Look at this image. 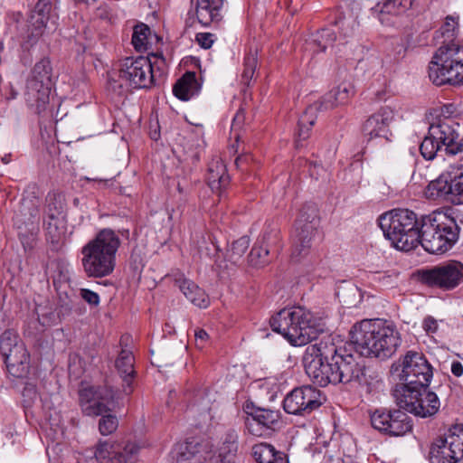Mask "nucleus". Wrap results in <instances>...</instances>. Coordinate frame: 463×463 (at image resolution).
I'll use <instances>...</instances> for the list:
<instances>
[{
  "label": "nucleus",
  "mask_w": 463,
  "mask_h": 463,
  "mask_svg": "<svg viewBox=\"0 0 463 463\" xmlns=\"http://www.w3.org/2000/svg\"><path fill=\"white\" fill-rule=\"evenodd\" d=\"M354 358V354L347 353L345 348H338L333 338L326 335L306 348L303 364L310 380L326 387L337 384L343 377H351L354 373L352 368L355 366Z\"/></svg>",
  "instance_id": "nucleus-1"
},
{
  "label": "nucleus",
  "mask_w": 463,
  "mask_h": 463,
  "mask_svg": "<svg viewBox=\"0 0 463 463\" xmlns=\"http://www.w3.org/2000/svg\"><path fill=\"white\" fill-rule=\"evenodd\" d=\"M401 344V334L391 321L364 319L350 330V345L361 356L385 360L397 352Z\"/></svg>",
  "instance_id": "nucleus-2"
},
{
  "label": "nucleus",
  "mask_w": 463,
  "mask_h": 463,
  "mask_svg": "<svg viewBox=\"0 0 463 463\" xmlns=\"http://www.w3.org/2000/svg\"><path fill=\"white\" fill-rule=\"evenodd\" d=\"M121 241L115 231L100 230L94 239L81 248V265L89 278L100 279L110 275L116 266V254Z\"/></svg>",
  "instance_id": "nucleus-3"
},
{
  "label": "nucleus",
  "mask_w": 463,
  "mask_h": 463,
  "mask_svg": "<svg viewBox=\"0 0 463 463\" xmlns=\"http://www.w3.org/2000/svg\"><path fill=\"white\" fill-rule=\"evenodd\" d=\"M53 84L52 62L44 57L33 65L24 90L26 106L43 121L51 122L56 117L54 105L51 104Z\"/></svg>",
  "instance_id": "nucleus-4"
},
{
  "label": "nucleus",
  "mask_w": 463,
  "mask_h": 463,
  "mask_svg": "<svg viewBox=\"0 0 463 463\" xmlns=\"http://www.w3.org/2000/svg\"><path fill=\"white\" fill-rule=\"evenodd\" d=\"M269 325L294 346L307 345L324 331L313 314L302 307L281 309L270 318Z\"/></svg>",
  "instance_id": "nucleus-5"
},
{
  "label": "nucleus",
  "mask_w": 463,
  "mask_h": 463,
  "mask_svg": "<svg viewBox=\"0 0 463 463\" xmlns=\"http://www.w3.org/2000/svg\"><path fill=\"white\" fill-rule=\"evenodd\" d=\"M460 228L446 213L433 212L421 216L419 244L431 254H443L458 241Z\"/></svg>",
  "instance_id": "nucleus-6"
},
{
  "label": "nucleus",
  "mask_w": 463,
  "mask_h": 463,
  "mask_svg": "<svg viewBox=\"0 0 463 463\" xmlns=\"http://www.w3.org/2000/svg\"><path fill=\"white\" fill-rule=\"evenodd\" d=\"M157 78L148 57H127L118 71L109 76L108 90L118 96H126L132 89H148Z\"/></svg>",
  "instance_id": "nucleus-7"
},
{
  "label": "nucleus",
  "mask_w": 463,
  "mask_h": 463,
  "mask_svg": "<svg viewBox=\"0 0 463 463\" xmlns=\"http://www.w3.org/2000/svg\"><path fill=\"white\" fill-rule=\"evenodd\" d=\"M379 225L395 248L409 251L420 241L421 217L409 209H393L380 216Z\"/></svg>",
  "instance_id": "nucleus-8"
},
{
  "label": "nucleus",
  "mask_w": 463,
  "mask_h": 463,
  "mask_svg": "<svg viewBox=\"0 0 463 463\" xmlns=\"http://www.w3.org/2000/svg\"><path fill=\"white\" fill-rule=\"evenodd\" d=\"M429 77L437 86L463 85V45H441L430 62Z\"/></svg>",
  "instance_id": "nucleus-9"
},
{
  "label": "nucleus",
  "mask_w": 463,
  "mask_h": 463,
  "mask_svg": "<svg viewBox=\"0 0 463 463\" xmlns=\"http://www.w3.org/2000/svg\"><path fill=\"white\" fill-rule=\"evenodd\" d=\"M352 94V86L347 83H342L326 93L321 99L309 105L298 119L297 146H302L301 142L310 137L311 128L316 123L317 112L332 109L338 105L346 103Z\"/></svg>",
  "instance_id": "nucleus-10"
},
{
  "label": "nucleus",
  "mask_w": 463,
  "mask_h": 463,
  "mask_svg": "<svg viewBox=\"0 0 463 463\" xmlns=\"http://www.w3.org/2000/svg\"><path fill=\"white\" fill-rule=\"evenodd\" d=\"M392 368L399 372V380L402 382L395 389L429 386L433 376L430 364L422 354L415 351H408Z\"/></svg>",
  "instance_id": "nucleus-11"
},
{
  "label": "nucleus",
  "mask_w": 463,
  "mask_h": 463,
  "mask_svg": "<svg viewBox=\"0 0 463 463\" xmlns=\"http://www.w3.org/2000/svg\"><path fill=\"white\" fill-rule=\"evenodd\" d=\"M429 386L405 387L404 390L395 389L394 396L401 409L420 418L435 415L440 407L437 394L429 391Z\"/></svg>",
  "instance_id": "nucleus-12"
},
{
  "label": "nucleus",
  "mask_w": 463,
  "mask_h": 463,
  "mask_svg": "<svg viewBox=\"0 0 463 463\" xmlns=\"http://www.w3.org/2000/svg\"><path fill=\"white\" fill-rule=\"evenodd\" d=\"M0 353L10 375L14 378L27 376L30 369V354L14 331L5 330L1 335Z\"/></svg>",
  "instance_id": "nucleus-13"
},
{
  "label": "nucleus",
  "mask_w": 463,
  "mask_h": 463,
  "mask_svg": "<svg viewBox=\"0 0 463 463\" xmlns=\"http://www.w3.org/2000/svg\"><path fill=\"white\" fill-rule=\"evenodd\" d=\"M420 280L442 290H452L463 282V263L450 260L419 270Z\"/></svg>",
  "instance_id": "nucleus-14"
},
{
  "label": "nucleus",
  "mask_w": 463,
  "mask_h": 463,
  "mask_svg": "<svg viewBox=\"0 0 463 463\" xmlns=\"http://www.w3.org/2000/svg\"><path fill=\"white\" fill-rule=\"evenodd\" d=\"M55 17L52 0H38L30 11L26 21V31L23 35L21 47L30 51L43 36L48 23Z\"/></svg>",
  "instance_id": "nucleus-15"
},
{
  "label": "nucleus",
  "mask_w": 463,
  "mask_h": 463,
  "mask_svg": "<svg viewBox=\"0 0 463 463\" xmlns=\"http://www.w3.org/2000/svg\"><path fill=\"white\" fill-rule=\"evenodd\" d=\"M370 420L374 430L389 437H402L413 429L411 418L401 409H376Z\"/></svg>",
  "instance_id": "nucleus-16"
},
{
  "label": "nucleus",
  "mask_w": 463,
  "mask_h": 463,
  "mask_svg": "<svg viewBox=\"0 0 463 463\" xmlns=\"http://www.w3.org/2000/svg\"><path fill=\"white\" fill-rule=\"evenodd\" d=\"M317 223V207L310 203L305 204L295 222L292 258L296 260L308 252Z\"/></svg>",
  "instance_id": "nucleus-17"
},
{
  "label": "nucleus",
  "mask_w": 463,
  "mask_h": 463,
  "mask_svg": "<svg viewBox=\"0 0 463 463\" xmlns=\"http://www.w3.org/2000/svg\"><path fill=\"white\" fill-rule=\"evenodd\" d=\"M323 404L321 392L304 385L293 389L283 401L284 411L288 414L307 416Z\"/></svg>",
  "instance_id": "nucleus-18"
},
{
  "label": "nucleus",
  "mask_w": 463,
  "mask_h": 463,
  "mask_svg": "<svg viewBox=\"0 0 463 463\" xmlns=\"http://www.w3.org/2000/svg\"><path fill=\"white\" fill-rule=\"evenodd\" d=\"M81 410L88 416H99L116 408L113 390L108 386H89L80 390Z\"/></svg>",
  "instance_id": "nucleus-19"
},
{
  "label": "nucleus",
  "mask_w": 463,
  "mask_h": 463,
  "mask_svg": "<svg viewBox=\"0 0 463 463\" xmlns=\"http://www.w3.org/2000/svg\"><path fill=\"white\" fill-rule=\"evenodd\" d=\"M245 427L256 437H266L279 428L281 414L279 410L257 407L253 404L245 408Z\"/></svg>",
  "instance_id": "nucleus-20"
},
{
  "label": "nucleus",
  "mask_w": 463,
  "mask_h": 463,
  "mask_svg": "<svg viewBox=\"0 0 463 463\" xmlns=\"http://www.w3.org/2000/svg\"><path fill=\"white\" fill-rule=\"evenodd\" d=\"M429 129L430 136L438 140L446 154L455 156L463 152L462 128L454 119H439Z\"/></svg>",
  "instance_id": "nucleus-21"
},
{
  "label": "nucleus",
  "mask_w": 463,
  "mask_h": 463,
  "mask_svg": "<svg viewBox=\"0 0 463 463\" xmlns=\"http://www.w3.org/2000/svg\"><path fill=\"white\" fill-rule=\"evenodd\" d=\"M430 463H463V443L456 434L436 439L429 451Z\"/></svg>",
  "instance_id": "nucleus-22"
},
{
  "label": "nucleus",
  "mask_w": 463,
  "mask_h": 463,
  "mask_svg": "<svg viewBox=\"0 0 463 463\" xmlns=\"http://www.w3.org/2000/svg\"><path fill=\"white\" fill-rule=\"evenodd\" d=\"M224 0H191V6L186 14L184 24L193 27L196 23L209 26L221 20V9Z\"/></svg>",
  "instance_id": "nucleus-23"
},
{
  "label": "nucleus",
  "mask_w": 463,
  "mask_h": 463,
  "mask_svg": "<svg viewBox=\"0 0 463 463\" xmlns=\"http://www.w3.org/2000/svg\"><path fill=\"white\" fill-rule=\"evenodd\" d=\"M139 447L131 441L100 443L95 451V457L99 463H135L137 458Z\"/></svg>",
  "instance_id": "nucleus-24"
},
{
  "label": "nucleus",
  "mask_w": 463,
  "mask_h": 463,
  "mask_svg": "<svg viewBox=\"0 0 463 463\" xmlns=\"http://www.w3.org/2000/svg\"><path fill=\"white\" fill-rule=\"evenodd\" d=\"M66 211L65 196L61 193H49L46 196V204L44 214L47 219L43 225L47 233L52 238L57 239L60 235L59 224L61 219L64 218Z\"/></svg>",
  "instance_id": "nucleus-25"
},
{
  "label": "nucleus",
  "mask_w": 463,
  "mask_h": 463,
  "mask_svg": "<svg viewBox=\"0 0 463 463\" xmlns=\"http://www.w3.org/2000/svg\"><path fill=\"white\" fill-rule=\"evenodd\" d=\"M394 118V112L390 107H382L371 115L364 123L362 131L368 140L383 137L389 140L390 125Z\"/></svg>",
  "instance_id": "nucleus-26"
},
{
  "label": "nucleus",
  "mask_w": 463,
  "mask_h": 463,
  "mask_svg": "<svg viewBox=\"0 0 463 463\" xmlns=\"http://www.w3.org/2000/svg\"><path fill=\"white\" fill-rule=\"evenodd\" d=\"M354 373L351 375L349 379L343 377L342 380L337 381L338 383H350L352 382H356L362 391L366 394H373L379 391L382 386V381L379 376L373 372L372 370L366 368L364 364H360L356 358H354Z\"/></svg>",
  "instance_id": "nucleus-27"
},
{
  "label": "nucleus",
  "mask_w": 463,
  "mask_h": 463,
  "mask_svg": "<svg viewBox=\"0 0 463 463\" xmlns=\"http://www.w3.org/2000/svg\"><path fill=\"white\" fill-rule=\"evenodd\" d=\"M175 459L176 463H202L206 460L208 448L206 445L189 440L175 448Z\"/></svg>",
  "instance_id": "nucleus-28"
},
{
  "label": "nucleus",
  "mask_w": 463,
  "mask_h": 463,
  "mask_svg": "<svg viewBox=\"0 0 463 463\" xmlns=\"http://www.w3.org/2000/svg\"><path fill=\"white\" fill-rule=\"evenodd\" d=\"M200 90L201 84L196 79V73L187 71L176 80L173 87V93L180 100L187 101L197 95Z\"/></svg>",
  "instance_id": "nucleus-29"
},
{
  "label": "nucleus",
  "mask_w": 463,
  "mask_h": 463,
  "mask_svg": "<svg viewBox=\"0 0 463 463\" xmlns=\"http://www.w3.org/2000/svg\"><path fill=\"white\" fill-rule=\"evenodd\" d=\"M252 457L257 463H288V456L284 452L266 442L252 447Z\"/></svg>",
  "instance_id": "nucleus-30"
},
{
  "label": "nucleus",
  "mask_w": 463,
  "mask_h": 463,
  "mask_svg": "<svg viewBox=\"0 0 463 463\" xmlns=\"http://www.w3.org/2000/svg\"><path fill=\"white\" fill-rule=\"evenodd\" d=\"M449 173H442L437 179L431 181L426 187L425 195L430 200H443L451 203V186H449Z\"/></svg>",
  "instance_id": "nucleus-31"
},
{
  "label": "nucleus",
  "mask_w": 463,
  "mask_h": 463,
  "mask_svg": "<svg viewBox=\"0 0 463 463\" xmlns=\"http://www.w3.org/2000/svg\"><path fill=\"white\" fill-rule=\"evenodd\" d=\"M239 448V434L233 430H228L222 438L221 445L218 449V455L213 458H220L222 461L235 463Z\"/></svg>",
  "instance_id": "nucleus-32"
},
{
  "label": "nucleus",
  "mask_w": 463,
  "mask_h": 463,
  "mask_svg": "<svg viewBox=\"0 0 463 463\" xmlns=\"http://www.w3.org/2000/svg\"><path fill=\"white\" fill-rule=\"evenodd\" d=\"M413 0H382L372 8L373 13L378 14L382 24L385 22L384 15H399L404 14L411 7Z\"/></svg>",
  "instance_id": "nucleus-33"
},
{
  "label": "nucleus",
  "mask_w": 463,
  "mask_h": 463,
  "mask_svg": "<svg viewBox=\"0 0 463 463\" xmlns=\"http://www.w3.org/2000/svg\"><path fill=\"white\" fill-rule=\"evenodd\" d=\"M207 182L213 192L221 194L222 190L229 184V175L225 165L219 161L209 165Z\"/></svg>",
  "instance_id": "nucleus-34"
},
{
  "label": "nucleus",
  "mask_w": 463,
  "mask_h": 463,
  "mask_svg": "<svg viewBox=\"0 0 463 463\" xmlns=\"http://www.w3.org/2000/svg\"><path fill=\"white\" fill-rule=\"evenodd\" d=\"M179 288L185 298L194 306L201 308L208 307L210 300L203 289L199 288L194 281L184 279L179 281Z\"/></svg>",
  "instance_id": "nucleus-35"
},
{
  "label": "nucleus",
  "mask_w": 463,
  "mask_h": 463,
  "mask_svg": "<svg viewBox=\"0 0 463 463\" xmlns=\"http://www.w3.org/2000/svg\"><path fill=\"white\" fill-rule=\"evenodd\" d=\"M115 365L119 374L123 378L125 384L130 388L135 373L134 356L132 352L128 350H122L116 360ZM125 392L129 393L131 389H129L128 392L125 389Z\"/></svg>",
  "instance_id": "nucleus-36"
},
{
  "label": "nucleus",
  "mask_w": 463,
  "mask_h": 463,
  "mask_svg": "<svg viewBox=\"0 0 463 463\" xmlns=\"http://www.w3.org/2000/svg\"><path fill=\"white\" fill-rule=\"evenodd\" d=\"M336 33L332 28H323L317 31L307 45L310 47L314 52H325L327 47L332 46L336 40Z\"/></svg>",
  "instance_id": "nucleus-37"
},
{
  "label": "nucleus",
  "mask_w": 463,
  "mask_h": 463,
  "mask_svg": "<svg viewBox=\"0 0 463 463\" xmlns=\"http://www.w3.org/2000/svg\"><path fill=\"white\" fill-rule=\"evenodd\" d=\"M258 63V52L257 50H250L245 54L243 60V71L241 77V82L249 87L255 74V71Z\"/></svg>",
  "instance_id": "nucleus-38"
},
{
  "label": "nucleus",
  "mask_w": 463,
  "mask_h": 463,
  "mask_svg": "<svg viewBox=\"0 0 463 463\" xmlns=\"http://www.w3.org/2000/svg\"><path fill=\"white\" fill-rule=\"evenodd\" d=\"M279 230L276 226L269 225L265 228L261 239L258 241L264 248H269L273 255L277 254L279 248Z\"/></svg>",
  "instance_id": "nucleus-39"
},
{
  "label": "nucleus",
  "mask_w": 463,
  "mask_h": 463,
  "mask_svg": "<svg viewBox=\"0 0 463 463\" xmlns=\"http://www.w3.org/2000/svg\"><path fill=\"white\" fill-rule=\"evenodd\" d=\"M449 173V186H451V203L463 204V173L457 170Z\"/></svg>",
  "instance_id": "nucleus-40"
},
{
  "label": "nucleus",
  "mask_w": 463,
  "mask_h": 463,
  "mask_svg": "<svg viewBox=\"0 0 463 463\" xmlns=\"http://www.w3.org/2000/svg\"><path fill=\"white\" fill-rule=\"evenodd\" d=\"M150 33V28L145 24H139L134 27L131 42L137 51L142 52L147 49Z\"/></svg>",
  "instance_id": "nucleus-41"
},
{
  "label": "nucleus",
  "mask_w": 463,
  "mask_h": 463,
  "mask_svg": "<svg viewBox=\"0 0 463 463\" xmlns=\"http://www.w3.org/2000/svg\"><path fill=\"white\" fill-rule=\"evenodd\" d=\"M457 30L458 21L454 17L449 15L446 17L444 24L439 28V30H438L435 33V38H444V40L442 41V45L448 43H454L453 39L456 36Z\"/></svg>",
  "instance_id": "nucleus-42"
},
{
  "label": "nucleus",
  "mask_w": 463,
  "mask_h": 463,
  "mask_svg": "<svg viewBox=\"0 0 463 463\" xmlns=\"http://www.w3.org/2000/svg\"><path fill=\"white\" fill-rule=\"evenodd\" d=\"M356 24L355 18L352 15L345 16L339 14L334 21V25L338 28L340 37L348 38L354 34Z\"/></svg>",
  "instance_id": "nucleus-43"
},
{
  "label": "nucleus",
  "mask_w": 463,
  "mask_h": 463,
  "mask_svg": "<svg viewBox=\"0 0 463 463\" xmlns=\"http://www.w3.org/2000/svg\"><path fill=\"white\" fill-rule=\"evenodd\" d=\"M440 150H442L441 146L439 144L437 139H434L430 136L429 130L428 135L424 137L420 146L421 156L426 160H432L437 156V153Z\"/></svg>",
  "instance_id": "nucleus-44"
},
{
  "label": "nucleus",
  "mask_w": 463,
  "mask_h": 463,
  "mask_svg": "<svg viewBox=\"0 0 463 463\" xmlns=\"http://www.w3.org/2000/svg\"><path fill=\"white\" fill-rule=\"evenodd\" d=\"M269 248H264L257 243L250 252V261L255 265H265L269 262L268 256L270 254Z\"/></svg>",
  "instance_id": "nucleus-45"
},
{
  "label": "nucleus",
  "mask_w": 463,
  "mask_h": 463,
  "mask_svg": "<svg viewBox=\"0 0 463 463\" xmlns=\"http://www.w3.org/2000/svg\"><path fill=\"white\" fill-rule=\"evenodd\" d=\"M118 425L116 416L112 414L104 415L99 422V430L102 435H109L114 432Z\"/></svg>",
  "instance_id": "nucleus-46"
},
{
  "label": "nucleus",
  "mask_w": 463,
  "mask_h": 463,
  "mask_svg": "<svg viewBox=\"0 0 463 463\" xmlns=\"http://www.w3.org/2000/svg\"><path fill=\"white\" fill-rule=\"evenodd\" d=\"M26 203H27L25 201H24L22 203V206H21V210H20V213L24 217V219L22 221L24 224L33 223L39 214V210L37 209L36 206L33 205L31 207V206L26 205Z\"/></svg>",
  "instance_id": "nucleus-47"
},
{
  "label": "nucleus",
  "mask_w": 463,
  "mask_h": 463,
  "mask_svg": "<svg viewBox=\"0 0 463 463\" xmlns=\"http://www.w3.org/2000/svg\"><path fill=\"white\" fill-rule=\"evenodd\" d=\"M250 246V240L248 237L243 236L233 241L231 248L232 256L241 257Z\"/></svg>",
  "instance_id": "nucleus-48"
},
{
  "label": "nucleus",
  "mask_w": 463,
  "mask_h": 463,
  "mask_svg": "<svg viewBox=\"0 0 463 463\" xmlns=\"http://www.w3.org/2000/svg\"><path fill=\"white\" fill-rule=\"evenodd\" d=\"M57 305L59 308L58 315L65 316L70 314V312L71 311L73 307V301L67 296V294H65L64 297H62V295H60Z\"/></svg>",
  "instance_id": "nucleus-49"
},
{
  "label": "nucleus",
  "mask_w": 463,
  "mask_h": 463,
  "mask_svg": "<svg viewBox=\"0 0 463 463\" xmlns=\"http://www.w3.org/2000/svg\"><path fill=\"white\" fill-rule=\"evenodd\" d=\"M37 316L39 322L43 326H49L56 320V315L52 310L44 311L43 308H39L37 309Z\"/></svg>",
  "instance_id": "nucleus-50"
},
{
  "label": "nucleus",
  "mask_w": 463,
  "mask_h": 463,
  "mask_svg": "<svg viewBox=\"0 0 463 463\" xmlns=\"http://www.w3.org/2000/svg\"><path fill=\"white\" fill-rule=\"evenodd\" d=\"M214 41L215 36L211 33H199L196 34V42L203 49L211 48Z\"/></svg>",
  "instance_id": "nucleus-51"
},
{
  "label": "nucleus",
  "mask_w": 463,
  "mask_h": 463,
  "mask_svg": "<svg viewBox=\"0 0 463 463\" xmlns=\"http://www.w3.org/2000/svg\"><path fill=\"white\" fill-rule=\"evenodd\" d=\"M422 328L428 335H432L438 331L439 325L434 317L429 316L423 319Z\"/></svg>",
  "instance_id": "nucleus-52"
},
{
  "label": "nucleus",
  "mask_w": 463,
  "mask_h": 463,
  "mask_svg": "<svg viewBox=\"0 0 463 463\" xmlns=\"http://www.w3.org/2000/svg\"><path fill=\"white\" fill-rule=\"evenodd\" d=\"M80 297L90 305L98 306L99 304V296L92 290L81 288Z\"/></svg>",
  "instance_id": "nucleus-53"
},
{
  "label": "nucleus",
  "mask_w": 463,
  "mask_h": 463,
  "mask_svg": "<svg viewBox=\"0 0 463 463\" xmlns=\"http://www.w3.org/2000/svg\"><path fill=\"white\" fill-rule=\"evenodd\" d=\"M194 336H195L196 345L199 348H203L204 346V344L207 342V340L209 338L207 332L202 328H197L194 331Z\"/></svg>",
  "instance_id": "nucleus-54"
},
{
  "label": "nucleus",
  "mask_w": 463,
  "mask_h": 463,
  "mask_svg": "<svg viewBox=\"0 0 463 463\" xmlns=\"http://www.w3.org/2000/svg\"><path fill=\"white\" fill-rule=\"evenodd\" d=\"M4 90H5V93H2L1 96L5 99V100H12V99H14L17 98L18 96V91L16 90H14L13 88L12 85L10 84H7V85H4Z\"/></svg>",
  "instance_id": "nucleus-55"
},
{
  "label": "nucleus",
  "mask_w": 463,
  "mask_h": 463,
  "mask_svg": "<svg viewBox=\"0 0 463 463\" xmlns=\"http://www.w3.org/2000/svg\"><path fill=\"white\" fill-rule=\"evenodd\" d=\"M244 120H245L244 111H243V109H239L233 118L232 128H241V126L242 125Z\"/></svg>",
  "instance_id": "nucleus-56"
},
{
  "label": "nucleus",
  "mask_w": 463,
  "mask_h": 463,
  "mask_svg": "<svg viewBox=\"0 0 463 463\" xmlns=\"http://www.w3.org/2000/svg\"><path fill=\"white\" fill-rule=\"evenodd\" d=\"M451 373L457 377H459L463 374V365L460 362L455 361L452 363Z\"/></svg>",
  "instance_id": "nucleus-57"
},
{
  "label": "nucleus",
  "mask_w": 463,
  "mask_h": 463,
  "mask_svg": "<svg viewBox=\"0 0 463 463\" xmlns=\"http://www.w3.org/2000/svg\"><path fill=\"white\" fill-rule=\"evenodd\" d=\"M97 15H98L99 17L102 18V19H108V18H109V11H108L107 7H106V6H104V7H99V8L98 9V14H97Z\"/></svg>",
  "instance_id": "nucleus-58"
},
{
  "label": "nucleus",
  "mask_w": 463,
  "mask_h": 463,
  "mask_svg": "<svg viewBox=\"0 0 463 463\" xmlns=\"http://www.w3.org/2000/svg\"><path fill=\"white\" fill-rule=\"evenodd\" d=\"M2 162L4 164H8L10 162V155H5L2 158H1Z\"/></svg>",
  "instance_id": "nucleus-59"
},
{
  "label": "nucleus",
  "mask_w": 463,
  "mask_h": 463,
  "mask_svg": "<svg viewBox=\"0 0 463 463\" xmlns=\"http://www.w3.org/2000/svg\"><path fill=\"white\" fill-rule=\"evenodd\" d=\"M210 463H230L229 461H222L220 458H211Z\"/></svg>",
  "instance_id": "nucleus-60"
},
{
  "label": "nucleus",
  "mask_w": 463,
  "mask_h": 463,
  "mask_svg": "<svg viewBox=\"0 0 463 463\" xmlns=\"http://www.w3.org/2000/svg\"><path fill=\"white\" fill-rule=\"evenodd\" d=\"M99 183H100V184H103V186H108V185H109V184H113V182H112V180H111V179H110V180H104V181H101V180H100V181H99Z\"/></svg>",
  "instance_id": "nucleus-61"
},
{
  "label": "nucleus",
  "mask_w": 463,
  "mask_h": 463,
  "mask_svg": "<svg viewBox=\"0 0 463 463\" xmlns=\"http://www.w3.org/2000/svg\"><path fill=\"white\" fill-rule=\"evenodd\" d=\"M177 190H178V192H179L180 194H183V193H184V189H183V187L180 185V184H178V185H177Z\"/></svg>",
  "instance_id": "nucleus-62"
},
{
  "label": "nucleus",
  "mask_w": 463,
  "mask_h": 463,
  "mask_svg": "<svg viewBox=\"0 0 463 463\" xmlns=\"http://www.w3.org/2000/svg\"><path fill=\"white\" fill-rule=\"evenodd\" d=\"M194 158H195V160H199V155H198V154H195V155H194Z\"/></svg>",
  "instance_id": "nucleus-63"
},
{
  "label": "nucleus",
  "mask_w": 463,
  "mask_h": 463,
  "mask_svg": "<svg viewBox=\"0 0 463 463\" xmlns=\"http://www.w3.org/2000/svg\"><path fill=\"white\" fill-rule=\"evenodd\" d=\"M239 160H240V158H239V157H238V158H236V160H235L236 165H238Z\"/></svg>",
  "instance_id": "nucleus-64"
}]
</instances>
